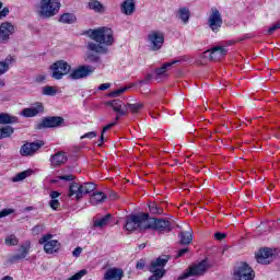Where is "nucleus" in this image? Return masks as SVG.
Masks as SVG:
<instances>
[{"instance_id":"obj_41","label":"nucleus","mask_w":280,"mask_h":280,"mask_svg":"<svg viewBox=\"0 0 280 280\" xmlns=\"http://www.w3.org/2000/svg\"><path fill=\"white\" fill-rule=\"evenodd\" d=\"M95 137H97V132L95 131H90L88 133H84L83 136H81V140L82 139H95Z\"/></svg>"},{"instance_id":"obj_28","label":"nucleus","mask_w":280,"mask_h":280,"mask_svg":"<svg viewBox=\"0 0 280 280\" xmlns=\"http://www.w3.org/2000/svg\"><path fill=\"white\" fill-rule=\"evenodd\" d=\"M177 14H178V19H180L184 25H187V23H189V18L191 16V12L187 8H180Z\"/></svg>"},{"instance_id":"obj_49","label":"nucleus","mask_w":280,"mask_h":280,"mask_svg":"<svg viewBox=\"0 0 280 280\" xmlns=\"http://www.w3.org/2000/svg\"><path fill=\"white\" fill-rule=\"evenodd\" d=\"M165 71H167V70L164 68V66H162L161 68H156V69L154 70V73H155L156 75H164Z\"/></svg>"},{"instance_id":"obj_33","label":"nucleus","mask_w":280,"mask_h":280,"mask_svg":"<svg viewBox=\"0 0 280 280\" xmlns=\"http://www.w3.org/2000/svg\"><path fill=\"white\" fill-rule=\"evenodd\" d=\"M12 135H14V128L11 126L0 128V139H9Z\"/></svg>"},{"instance_id":"obj_17","label":"nucleus","mask_w":280,"mask_h":280,"mask_svg":"<svg viewBox=\"0 0 280 280\" xmlns=\"http://www.w3.org/2000/svg\"><path fill=\"white\" fill-rule=\"evenodd\" d=\"M12 34H14V25L12 23L3 22L0 24V43H8Z\"/></svg>"},{"instance_id":"obj_56","label":"nucleus","mask_w":280,"mask_h":280,"mask_svg":"<svg viewBox=\"0 0 280 280\" xmlns=\"http://www.w3.org/2000/svg\"><path fill=\"white\" fill-rule=\"evenodd\" d=\"M178 60H173L172 62H166L163 65L164 69L167 71V69H170V67H172L173 65H177Z\"/></svg>"},{"instance_id":"obj_9","label":"nucleus","mask_w":280,"mask_h":280,"mask_svg":"<svg viewBox=\"0 0 280 280\" xmlns=\"http://www.w3.org/2000/svg\"><path fill=\"white\" fill-rule=\"evenodd\" d=\"M150 51H160L165 44V34L161 31H151L147 37Z\"/></svg>"},{"instance_id":"obj_19","label":"nucleus","mask_w":280,"mask_h":280,"mask_svg":"<svg viewBox=\"0 0 280 280\" xmlns=\"http://www.w3.org/2000/svg\"><path fill=\"white\" fill-rule=\"evenodd\" d=\"M104 280H121L124 279V269L112 267L106 270L103 277Z\"/></svg>"},{"instance_id":"obj_35","label":"nucleus","mask_w":280,"mask_h":280,"mask_svg":"<svg viewBox=\"0 0 280 280\" xmlns=\"http://www.w3.org/2000/svg\"><path fill=\"white\" fill-rule=\"evenodd\" d=\"M149 211L152 215H163V208L159 207V205L154 202L149 205Z\"/></svg>"},{"instance_id":"obj_48","label":"nucleus","mask_w":280,"mask_h":280,"mask_svg":"<svg viewBox=\"0 0 280 280\" xmlns=\"http://www.w3.org/2000/svg\"><path fill=\"white\" fill-rule=\"evenodd\" d=\"M225 237H226V233L217 232L214 234V240H218L219 242H222V240H224Z\"/></svg>"},{"instance_id":"obj_6","label":"nucleus","mask_w":280,"mask_h":280,"mask_svg":"<svg viewBox=\"0 0 280 280\" xmlns=\"http://www.w3.org/2000/svg\"><path fill=\"white\" fill-rule=\"evenodd\" d=\"M91 191H95V184L93 183H84L83 185H79L75 182H72L69 186L68 197L72 196L77 197V200H80L82 196L86 194H91Z\"/></svg>"},{"instance_id":"obj_64","label":"nucleus","mask_w":280,"mask_h":280,"mask_svg":"<svg viewBox=\"0 0 280 280\" xmlns=\"http://www.w3.org/2000/svg\"><path fill=\"white\" fill-rule=\"evenodd\" d=\"M116 121H119V116H116Z\"/></svg>"},{"instance_id":"obj_13","label":"nucleus","mask_w":280,"mask_h":280,"mask_svg":"<svg viewBox=\"0 0 280 280\" xmlns=\"http://www.w3.org/2000/svg\"><path fill=\"white\" fill-rule=\"evenodd\" d=\"M54 235L46 234L39 238V244L44 245V250L47 255H54V253H58L60 250V242L57 240H51Z\"/></svg>"},{"instance_id":"obj_1","label":"nucleus","mask_w":280,"mask_h":280,"mask_svg":"<svg viewBox=\"0 0 280 280\" xmlns=\"http://www.w3.org/2000/svg\"><path fill=\"white\" fill-rule=\"evenodd\" d=\"M88 34L91 40L94 42H88L86 49L94 52H88L84 60L85 62H102L100 54H108V47L115 43L113 28L98 27L96 30H90Z\"/></svg>"},{"instance_id":"obj_30","label":"nucleus","mask_w":280,"mask_h":280,"mask_svg":"<svg viewBox=\"0 0 280 280\" xmlns=\"http://www.w3.org/2000/svg\"><path fill=\"white\" fill-rule=\"evenodd\" d=\"M106 200V195H104L102 191L94 192L90 199L91 205H100L101 202H104Z\"/></svg>"},{"instance_id":"obj_34","label":"nucleus","mask_w":280,"mask_h":280,"mask_svg":"<svg viewBox=\"0 0 280 280\" xmlns=\"http://www.w3.org/2000/svg\"><path fill=\"white\" fill-rule=\"evenodd\" d=\"M107 106L113 108L114 113H117L124 106V102L121 100H113L106 103Z\"/></svg>"},{"instance_id":"obj_27","label":"nucleus","mask_w":280,"mask_h":280,"mask_svg":"<svg viewBox=\"0 0 280 280\" xmlns=\"http://www.w3.org/2000/svg\"><path fill=\"white\" fill-rule=\"evenodd\" d=\"M78 21V18H75V14L73 13H63L59 18V23H65L67 25H71Z\"/></svg>"},{"instance_id":"obj_57","label":"nucleus","mask_w":280,"mask_h":280,"mask_svg":"<svg viewBox=\"0 0 280 280\" xmlns=\"http://www.w3.org/2000/svg\"><path fill=\"white\" fill-rule=\"evenodd\" d=\"M60 197V192L54 190L50 192V198L51 200H56V198H59Z\"/></svg>"},{"instance_id":"obj_29","label":"nucleus","mask_w":280,"mask_h":280,"mask_svg":"<svg viewBox=\"0 0 280 280\" xmlns=\"http://www.w3.org/2000/svg\"><path fill=\"white\" fill-rule=\"evenodd\" d=\"M8 124H16V117L11 116L10 114L1 113L0 114V126H5Z\"/></svg>"},{"instance_id":"obj_5","label":"nucleus","mask_w":280,"mask_h":280,"mask_svg":"<svg viewBox=\"0 0 280 280\" xmlns=\"http://www.w3.org/2000/svg\"><path fill=\"white\" fill-rule=\"evenodd\" d=\"M158 231L160 235L163 233H170L172 231V222L167 219H159V218H149L147 219V231L148 230Z\"/></svg>"},{"instance_id":"obj_20","label":"nucleus","mask_w":280,"mask_h":280,"mask_svg":"<svg viewBox=\"0 0 280 280\" xmlns=\"http://www.w3.org/2000/svg\"><path fill=\"white\" fill-rule=\"evenodd\" d=\"M136 11H137V4L135 0H125L120 4V12L121 14H125V16H132Z\"/></svg>"},{"instance_id":"obj_53","label":"nucleus","mask_w":280,"mask_h":280,"mask_svg":"<svg viewBox=\"0 0 280 280\" xmlns=\"http://www.w3.org/2000/svg\"><path fill=\"white\" fill-rule=\"evenodd\" d=\"M73 257H80V255H82V247H77L74 248V250L72 252Z\"/></svg>"},{"instance_id":"obj_3","label":"nucleus","mask_w":280,"mask_h":280,"mask_svg":"<svg viewBox=\"0 0 280 280\" xmlns=\"http://www.w3.org/2000/svg\"><path fill=\"white\" fill-rule=\"evenodd\" d=\"M148 218V212H141L140 214H129L125 224L126 231H147Z\"/></svg>"},{"instance_id":"obj_59","label":"nucleus","mask_w":280,"mask_h":280,"mask_svg":"<svg viewBox=\"0 0 280 280\" xmlns=\"http://www.w3.org/2000/svg\"><path fill=\"white\" fill-rule=\"evenodd\" d=\"M98 141H100L98 145L102 147V143H104V132H101V138Z\"/></svg>"},{"instance_id":"obj_47","label":"nucleus","mask_w":280,"mask_h":280,"mask_svg":"<svg viewBox=\"0 0 280 280\" xmlns=\"http://www.w3.org/2000/svg\"><path fill=\"white\" fill-rule=\"evenodd\" d=\"M186 253H189V248L179 249L177 255L175 256V259H178V258L183 257V255H186Z\"/></svg>"},{"instance_id":"obj_15","label":"nucleus","mask_w":280,"mask_h":280,"mask_svg":"<svg viewBox=\"0 0 280 280\" xmlns=\"http://www.w3.org/2000/svg\"><path fill=\"white\" fill-rule=\"evenodd\" d=\"M42 145H45V142L40 140L36 142H26L21 147L20 154L21 156H34V154L40 150Z\"/></svg>"},{"instance_id":"obj_44","label":"nucleus","mask_w":280,"mask_h":280,"mask_svg":"<svg viewBox=\"0 0 280 280\" xmlns=\"http://www.w3.org/2000/svg\"><path fill=\"white\" fill-rule=\"evenodd\" d=\"M49 207H51L54 209V211H56V209H58V207H60V201L58 199H51L49 201Z\"/></svg>"},{"instance_id":"obj_24","label":"nucleus","mask_w":280,"mask_h":280,"mask_svg":"<svg viewBox=\"0 0 280 280\" xmlns=\"http://www.w3.org/2000/svg\"><path fill=\"white\" fill-rule=\"evenodd\" d=\"M27 253H30V247L25 245H21L19 248V254L12 255L9 261L11 264H16V261H21V259H25L27 257Z\"/></svg>"},{"instance_id":"obj_60","label":"nucleus","mask_w":280,"mask_h":280,"mask_svg":"<svg viewBox=\"0 0 280 280\" xmlns=\"http://www.w3.org/2000/svg\"><path fill=\"white\" fill-rule=\"evenodd\" d=\"M109 198H110L112 200H115V198H117V192H112V194L109 195Z\"/></svg>"},{"instance_id":"obj_45","label":"nucleus","mask_w":280,"mask_h":280,"mask_svg":"<svg viewBox=\"0 0 280 280\" xmlns=\"http://www.w3.org/2000/svg\"><path fill=\"white\" fill-rule=\"evenodd\" d=\"M58 178L59 180H68V182L75 180V176H73L72 174L60 175Z\"/></svg>"},{"instance_id":"obj_23","label":"nucleus","mask_w":280,"mask_h":280,"mask_svg":"<svg viewBox=\"0 0 280 280\" xmlns=\"http://www.w3.org/2000/svg\"><path fill=\"white\" fill-rule=\"evenodd\" d=\"M43 110H45V107H43V104H38L34 107H27L22 109L21 115L23 117H36V115L43 113Z\"/></svg>"},{"instance_id":"obj_55","label":"nucleus","mask_w":280,"mask_h":280,"mask_svg":"<svg viewBox=\"0 0 280 280\" xmlns=\"http://www.w3.org/2000/svg\"><path fill=\"white\" fill-rule=\"evenodd\" d=\"M45 80H46L45 74H39V75L36 77L35 82L40 84V82H45Z\"/></svg>"},{"instance_id":"obj_32","label":"nucleus","mask_w":280,"mask_h":280,"mask_svg":"<svg viewBox=\"0 0 280 280\" xmlns=\"http://www.w3.org/2000/svg\"><path fill=\"white\" fill-rule=\"evenodd\" d=\"M32 170H26L23 171L21 173H18L13 178L12 182L13 183H21V180H25V178H27L28 176H32Z\"/></svg>"},{"instance_id":"obj_62","label":"nucleus","mask_w":280,"mask_h":280,"mask_svg":"<svg viewBox=\"0 0 280 280\" xmlns=\"http://www.w3.org/2000/svg\"><path fill=\"white\" fill-rule=\"evenodd\" d=\"M26 210H27V211H32V207H27Z\"/></svg>"},{"instance_id":"obj_40","label":"nucleus","mask_w":280,"mask_h":280,"mask_svg":"<svg viewBox=\"0 0 280 280\" xmlns=\"http://www.w3.org/2000/svg\"><path fill=\"white\" fill-rule=\"evenodd\" d=\"M32 231L33 235H39V233H43V231H45V225H35Z\"/></svg>"},{"instance_id":"obj_42","label":"nucleus","mask_w":280,"mask_h":280,"mask_svg":"<svg viewBox=\"0 0 280 280\" xmlns=\"http://www.w3.org/2000/svg\"><path fill=\"white\" fill-rule=\"evenodd\" d=\"M277 30H280V22H277L271 27L268 28L267 34H275Z\"/></svg>"},{"instance_id":"obj_25","label":"nucleus","mask_w":280,"mask_h":280,"mask_svg":"<svg viewBox=\"0 0 280 280\" xmlns=\"http://www.w3.org/2000/svg\"><path fill=\"white\" fill-rule=\"evenodd\" d=\"M88 8L98 14H104L106 12V7H104V4H102V2L98 0H91L88 3Z\"/></svg>"},{"instance_id":"obj_36","label":"nucleus","mask_w":280,"mask_h":280,"mask_svg":"<svg viewBox=\"0 0 280 280\" xmlns=\"http://www.w3.org/2000/svg\"><path fill=\"white\" fill-rule=\"evenodd\" d=\"M4 244L7 246H19V238L16 237V235L11 234L5 237Z\"/></svg>"},{"instance_id":"obj_18","label":"nucleus","mask_w":280,"mask_h":280,"mask_svg":"<svg viewBox=\"0 0 280 280\" xmlns=\"http://www.w3.org/2000/svg\"><path fill=\"white\" fill-rule=\"evenodd\" d=\"M275 255V252H272L269 247H262L255 254V259L257 264L268 265L270 264V260H268L270 257Z\"/></svg>"},{"instance_id":"obj_58","label":"nucleus","mask_w":280,"mask_h":280,"mask_svg":"<svg viewBox=\"0 0 280 280\" xmlns=\"http://www.w3.org/2000/svg\"><path fill=\"white\" fill-rule=\"evenodd\" d=\"M116 113H118V115H127V113H128V107H126V109H124V108H119Z\"/></svg>"},{"instance_id":"obj_12","label":"nucleus","mask_w":280,"mask_h":280,"mask_svg":"<svg viewBox=\"0 0 280 280\" xmlns=\"http://www.w3.org/2000/svg\"><path fill=\"white\" fill-rule=\"evenodd\" d=\"M65 126V118L61 116H48L36 125V130H45L46 128H60Z\"/></svg>"},{"instance_id":"obj_52","label":"nucleus","mask_w":280,"mask_h":280,"mask_svg":"<svg viewBox=\"0 0 280 280\" xmlns=\"http://www.w3.org/2000/svg\"><path fill=\"white\" fill-rule=\"evenodd\" d=\"M9 13H10V9L8 8H4L2 11H0V20L5 19V16H8Z\"/></svg>"},{"instance_id":"obj_11","label":"nucleus","mask_w":280,"mask_h":280,"mask_svg":"<svg viewBox=\"0 0 280 280\" xmlns=\"http://www.w3.org/2000/svg\"><path fill=\"white\" fill-rule=\"evenodd\" d=\"M95 73V67L91 65H81L78 68L73 69L69 73L70 80H84Z\"/></svg>"},{"instance_id":"obj_50","label":"nucleus","mask_w":280,"mask_h":280,"mask_svg":"<svg viewBox=\"0 0 280 280\" xmlns=\"http://www.w3.org/2000/svg\"><path fill=\"white\" fill-rule=\"evenodd\" d=\"M114 126H117V121H114V122H112V124L106 125V126L103 128L102 132L105 135L106 131H107V130H110V128H114Z\"/></svg>"},{"instance_id":"obj_8","label":"nucleus","mask_w":280,"mask_h":280,"mask_svg":"<svg viewBox=\"0 0 280 280\" xmlns=\"http://www.w3.org/2000/svg\"><path fill=\"white\" fill-rule=\"evenodd\" d=\"M209 269L207 260H202L197 265H192L186 269V271L177 278V280L189 279V277H202Z\"/></svg>"},{"instance_id":"obj_46","label":"nucleus","mask_w":280,"mask_h":280,"mask_svg":"<svg viewBox=\"0 0 280 280\" xmlns=\"http://www.w3.org/2000/svg\"><path fill=\"white\" fill-rule=\"evenodd\" d=\"M143 268H145V260L144 259L138 260L137 264H136V269L137 270H143Z\"/></svg>"},{"instance_id":"obj_51","label":"nucleus","mask_w":280,"mask_h":280,"mask_svg":"<svg viewBox=\"0 0 280 280\" xmlns=\"http://www.w3.org/2000/svg\"><path fill=\"white\" fill-rule=\"evenodd\" d=\"M152 80V74H147L143 80H140V84H148Z\"/></svg>"},{"instance_id":"obj_38","label":"nucleus","mask_w":280,"mask_h":280,"mask_svg":"<svg viewBox=\"0 0 280 280\" xmlns=\"http://www.w3.org/2000/svg\"><path fill=\"white\" fill-rule=\"evenodd\" d=\"M42 93H43V95H48L50 97H54V95H56V93H58V91L54 86L47 85L42 89Z\"/></svg>"},{"instance_id":"obj_63","label":"nucleus","mask_w":280,"mask_h":280,"mask_svg":"<svg viewBox=\"0 0 280 280\" xmlns=\"http://www.w3.org/2000/svg\"><path fill=\"white\" fill-rule=\"evenodd\" d=\"M3 8V3L2 2H0V10Z\"/></svg>"},{"instance_id":"obj_61","label":"nucleus","mask_w":280,"mask_h":280,"mask_svg":"<svg viewBox=\"0 0 280 280\" xmlns=\"http://www.w3.org/2000/svg\"><path fill=\"white\" fill-rule=\"evenodd\" d=\"M139 248H140V250H142L143 248H145V243L140 244V245H139Z\"/></svg>"},{"instance_id":"obj_16","label":"nucleus","mask_w":280,"mask_h":280,"mask_svg":"<svg viewBox=\"0 0 280 280\" xmlns=\"http://www.w3.org/2000/svg\"><path fill=\"white\" fill-rule=\"evenodd\" d=\"M229 50L224 48V46L213 47L211 50H206L205 56L209 58V60H222L226 56Z\"/></svg>"},{"instance_id":"obj_21","label":"nucleus","mask_w":280,"mask_h":280,"mask_svg":"<svg viewBox=\"0 0 280 280\" xmlns=\"http://www.w3.org/2000/svg\"><path fill=\"white\" fill-rule=\"evenodd\" d=\"M69 161V158L67 156V153L63 151H58L54 155L50 156V163L54 165V167H60V165H65Z\"/></svg>"},{"instance_id":"obj_2","label":"nucleus","mask_w":280,"mask_h":280,"mask_svg":"<svg viewBox=\"0 0 280 280\" xmlns=\"http://www.w3.org/2000/svg\"><path fill=\"white\" fill-rule=\"evenodd\" d=\"M167 261H170V255L160 256L155 260L151 261V265L149 267V272H151L152 276H150L148 280L163 279L167 273V270H165V266H167Z\"/></svg>"},{"instance_id":"obj_31","label":"nucleus","mask_w":280,"mask_h":280,"mask_svg":"<svg viewBox=\"0 0 280 280\" xmlns=\"http://www.w3.org/2000/svg\"><path fill=\"white\" fill-rule=\"evenodd\" d=\"M13 62L14 59L11 56L7 57L4 61H0V75H3V73L10 69V65Z\"/></svg>"},{"instance_id":"obj_4","label":"nucleus","mask_w":280,"mask_h":280,"mask_svg":"<svg viewBox=\"0 0 280 280\" xmlns=\"http://www.w3.org/2000/svg\"><path fill=\"white\" fill-rule=\"evenodd\" d=\"M60 12V2L58 0H42L39 4V16L42 19H51Z\"/></svg>"},{"instance_id":"obj_43","label":"nucleus","mask_w":280,"mask_h":280,"mask_svg":"<svg viewBox=\"0 0 280 280\" xmlns=\"http://www.w3.org/2000/svg\"><path fill=\"white\" fill-rule=\"evenodd\" d=\"M11 213H14L13 209H3L0 211V219L11 215Z\"/></svg>"},{"instance_id":"obj_39","label":"nucleus","mask_w":280,"mask_h":280,"mask_svg":"<svg viewBox=\"0 0 280 280\" xmlns=\"http://www.w3.org/2000/svg\"><path fill=\"white\" fill-rule=\"evenodd\" d=\"M128 86L121 88L119 90H115L110 93H108L109 97H119L122 93H126L128 91Z\"/></svg>"},{"instance_id":"obj_10","label":"nucleus","mask_w":280,"mask_h":280,"mask_svg":"<svg viewBox=\"0 0 280 280\" xmlns=\"http://www.w3.org/2000/svg\"><path fill=\"white\" fill-rule=\"evenodd\" d=\"M50 69L55 80H62L65 75H69V73H71V65L65 60L56 61L50 66Z\"/></svg>"},{"instance_id":"obj_26","label":"nucleus","mask_w":280,"mask_h":280,"mask_svg":"<svg viewBox=\"0 0 280 280\" xmlns=\"http://www.w3.org/2000/svg\"><path fill=\"white\" fill-rule=\"evenodd\" d=\"M112 219L113 214L108 213L104 215L102 219L95 220L93 222V229H104V226H108Z\"/></svg>"},{"instance_id":"obj_14","label":"nucleus","mask_w":280,"mask_h":280,"mask_svg":"<svg viewBox=\"0 0 280 280\" xmlns=\"http://www.w3.org/2000/svg\"><path fill=\"white\" fill-rule=\"evenodd\" d=\"M223 23L224 21L222 20V13H220V10H218V8H212L208 18V27L211 28V32L218 34Z\"/></svg>"},{"instance_id":"obj_54","label":"nucleus","mask_w":280,"mask_h":280,"mask_svg":"<svg viewBox=\"0 0 280 280\" xmlns=\"http://www.w3.org/2000/svg\"><path fill=\"white\" fill-rule=\"evenodd\" d=\"M110 88V83H103L98 86V91H107Z\"/></svg>"},{"instance_id":"obj_22","label":"nucleus","mask_w":280,"mask_h":280,"mask_svg":"<svg viewBox=\"0 0 280 280\" xmlns=\"http://www.w3.org/2000/svg\"><path fill=\"white\" fill-rule=\"evenodd\" d=\"M178 244L182 246H189L191 242H194V232L190 231H182L178 233Z\"/></svg>"},{"instance_id":"obj_37","label":"nucleus","mask_w":280,"mask_h":280,"mask_svg":"<svg viewBox=\"0 0 280 280\" xmlns=\"http://www.w3.org/2000/svg\"><path fill=\"white\" fill-rule=\"evenodd\" d=\"M125 108H129L130 113H139V110L143 108V103H136V104L128 103L127 105H125Z\"/></svg>"},{"instance_id":"obj_7","label":"nucleus","mask_w":280,"mask_h":280,"mask_svg":"<svg viewBox=\"0 0 280 280\" xmlns=\"http://www.w3.org/2000/svg\"><path fill=\"white\" fill-rule=\"evenodd\" d=\"M234 280H255V270L247 262H240L234 268Z\"/></svg>"}]
</instances>
